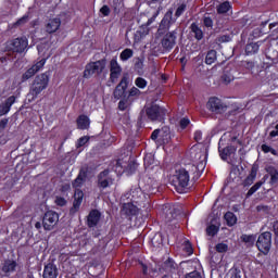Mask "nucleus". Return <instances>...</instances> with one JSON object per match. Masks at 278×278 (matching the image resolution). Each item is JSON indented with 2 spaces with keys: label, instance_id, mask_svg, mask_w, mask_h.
I'll return each instance as SVG.
<instances>
[{
  "label": "nucleus",
  "instance_id": "obj_1",
  "mask_svg": "<svg viewBox=\"0 0 278 278\" xmlns=\"http://www.w3.org/2000/svg\"><path fill=\"white\" fill-rule=\"evenodd\" d=\"M49 79L50 77L48 73H42L35 77L30 86L29 92L27 93L28 103L36 101V99H38V94L49 88Z\"/></svg>",
  "mask_w": 278,
  "mask_h": 278
},
{
  "label": "nucleus",
  "instance_id": "obj_2",
  "mask_svg": "<svg viewBox=\"0 0 278 278\" xmlns=\"http://www.w3.org/2000/svg\"><path fill=\"white\" fill-rule=\"evenodd\" d=\"M169 181L179 194H184V192L188 190V186H190V174L186 168H178L175 174L170 176Z\"/></svg>",
  "mask_w": 278,
  "mask_h": 278
},
{
  "label": "nucleus",
  "instance_id": "obj_3",
  "mask_svg": "<svg viewBox=\"0 0 278 278\" xmlns=\"http://www.w3.org/2000/svg\"><path fill=\"white\" fill-rule=\"evenodd\" d=\"M123 199L124 201L139 205V207H144L147 205V194H144L142 189L139 187L132 188L123 197Z\"/></svg>",
  "mask_w": 278,
  "mask_h": 278
},
{
  "label": "nucleus",
  "instance_id": "obj_4",
  "mask_svg": "<svg viewBox=\"0 0 278 278\" xmlns=\"http://www.w3.org/2000/svg\"><path fill=\"white\" fill-rule=\"evenodd\" d=\"M256 247L263 255H268L270 247H273V235L268 231L261 233L257 238Z\"/></svg>",
  "mask_w": 278,
  "mask_h": 278
},
{
  "label": "nucleus",
  "instance_id": "obj_5",
  "mask_svg": "<svg viewBox=\"0 0 278 278\" xmlns=\"http://www.w3.org/2000/svg\"><path fill=\"white\" fill-rule=\"evenodd\" d=\"M49 42L47 43H40L37 46L38 53H41L43 56L41 60L37 61L31 68H34L35 73H38V71H42L45 68V65L47 64V60L51 56V52H49Z\"/></svg>",
  "mask_w": 278,
  "mask_h": 278
},
{
  "label": "nucleus",
  "instance_id": "obj_6",
  "mask_svg": "<svg viewBox=\"0 0 278 278\" xmlns=\"http://www.w3.org/2000/svg\"><path fill=\"white\" fill-rule=\"evenodd\" d=\"M193 156V164L198 170V173H203L205 170V164H207V152L198 151L194 148L191 150Z\"/></svg>",
  "mask_w": 278,
  "mask_h": 278
},
{
  "label": "nucleus",
  "instance_id": "obj_7",
  "mask_svg": "<svg viewBox=\"0 0 278 278\" xmlns=\"http://www.w3.org/2000/svg\"><path fill=\"white\" fill-rule=\"evenodd\" d=\"M146 114L150 121H164V116L166 115V110L164 108H161L157 104H152L151 106H148L146 109Z\"/></svg>",
  "mask_w": 278,
  "mask_h": 278
},
{
  "label": "nucleus",
  "instance_id": "obj_8",
  "mask_svg": "<svg viewBox=\"0 0 278 278\" xmlns=\"http://www.w3.org/2000/svg\"><path fill=\"white\" fill-rule=\"evenodd\" d=\"M206 109L210 112H213V114H223V112H227V104H225L220 99L213 97L208 99Z\"/></svg>",
  "mask_w": 278,
  "mask_h": 278
},
{
  "label": "nucleus",
  "instance_id": "obj_9",
  "mask_svg": "<svg viewBox=\"0 0 278 278\" xmlns=\"http://www.w3.org/2000/svg\"><path fill=\"white\" fill-rule=\"evenodd\" d=\"M103 68H105V60L96 61L89 63L84 72V77L88 79L91 75L103 73Z\"/></svg>",
  "mask_w": 278,
  "mask_h": 278
},
{
  "label": "nucleus",
  "instance_id": "obj_10",
  "mask_svg": "<svg viewBox=\"0 0 278 278\" xmlns=\"http://www.w3.org/2000/svg\"><path fill=\"white\" fill-rule=\"evenodd\" d=\"M58 220H60V216L58 215V213L53 211H48L45 214L42 220L43 229H46V231H51V229H53L55 225H58Z\"/></svg>",
  "mask_w": 278,
  "mask_h": 278
},
{
  "label": "nucleus",
  "instance_id": "obj_11",
  "mask_svg": "<svg viewBox=\"0 0 278 278\" xmlns=\"http://www.w3.org/2000/svg\"><path fill=\"white\" fill-rule=\"evenodd\" d=\"M27 38H16L8 42V49L14 51L15 53H23L27 49Z\"/></svg>",
  "mask_w": 278,
  "mask_h": 278
},
{
  "label": "nucleus",
  "instance_id": "obj_12",
  "mask_svg": "<svg viewBox=\"0 0 278 278\" xmlns=\"http://www.w3.org/2000/svg\"><path fill=\"white\" fill-rule=\"evenodd\" d=\"M110 80L112 84H116L118 81V77H121V73H123V67H121L116 58H113L110 62Z\"/></svg>",
  "mask_w": 278,
  "mask_h": 278
},
{
  "label": "nucleus",
  "instance_id": "obj_13",
  "mask_svg": "<svg viewBox=\"0 0 278 278\" xmlns=\"http://www.w3.org/2000/svg\"><path fill=\"white\" fill-rule=\"evenodd\" d=\"M176 42H177V33L173 31V33H167L163 37L161 45L165 51H170L175 47Z\"/></svg>",
  "mask_w": 278,
  "mask_h": 278
},
{
  "label": "nucleus",
  "instance_id": "obj_14",
  "mask_svg": "<svg viewBox=\"0 0 278 278\" xmlns=\"http://www.w3.org/2000/svg\"><path fill=\"white\" fill-rule=\"evenodd\" d=\"M222 144H223V139L219 140V147H218V151L222 160L227 161L232 155H236V147L228 146L226 148H223Z\"/></svg>",
  "mask_w": 278,
  "mask_h": 278
},
{
  "label": "nucleus",
  "instance_id": "obj_15",
  "mask_svg": "<svg viewBox=\"0 0 278 278\" xmlns=\"http://www.w3.org/2000/svg\"><path fill=\"white\" fill-rule=\"evenodd\" d=\"M140 205L135 204L134 202H125L122 208V212L126 216H136L140 212Z\"/></svg>",
  "mask_w": 278,
  "mask_h": 278
},
{
  "label": "nucleus",
  "instance_id": "obj_16",
  "mask_svg": "<svg viewBox=\"0 0 278 278\" xmlns=\"http://www.w3.org/2000/svg\"><path fill=\"white\" fill-rule=\"evenodd\" d=\"M61 25H62V20H60V17L50 18L46 23V31L48 34H55V31L60 29Z\"/></svg>",
  "mask_w": 278,
  "mask_h": 278
},
{
  "label": "nucleus",
  "instance_id": "obj_17",
  "mask_svg": "<svg viewBox=\"0 0 278 278\" xmlns=\"http://www.w3.org/2000/svg\"><path fill=\"white\" fill-rule=\"evenodd\" d=\"M98 184L100 188H108L109 186H112V177H110V170L105 169L99 174Z\"/></svg>",
  "mask_w": 278,
  "mask_h": 278
},
{
  "label": "nucleus",
  "instance_id": "obj_18",
  "mask_svg": "<svg viewBox=\"0 0 278 278\" xmlns=\"http://www.w3.org/2000/svg\"><path fill=\"white\" fill-rule=\"evenodd\" d=\"M16 103V97L11 96L0 104V116H5L12 109V104Z\"/></svg>",
  "mask_w": 278,
  "mask_h": 278
},
{
  "label": "nucleus",
  "instance_id": "obj_19",
  "mask_svg": "<svg viewBox=\"0 0 278 278\" xmlns=\"http://www.w3.org/2000/svg\"><path fill=\"white\" fill-rule=\"evenodd\" d=\"M128 80L127 77L124 76L121 80V83L117 85V87L115 88L113 94L116 99H121V97H123V94H125V91L127 90V86H128Z\"/></svg>",
  "mask_w": 278,
  "mask_h": 278
},
{
  "label": "nucleus",
  "instance_id": "obj_20",
  "mask_svg": "<svg viewBox=\"0 0 278 278\" xmlns=\"http://www.w3.org/2000/svg\"><path fill=\"white\" fill-rule=\"evenodd\" d=\"M16 262L12 261V260H7L4 261V263L2 264V273L7 276L10 277V275H12V273L16 271Z\"/></svg>",
  "mask_w": 278,
  "mask_h": 278
},
{
  "label": "nucleus",
  "instance_id": "obj_21",
  "mask_svg": "<svg viewBox=\"0 0 278 278\" xmlns=\"http://www.w3.org/2000/svg\"><path fill=\"white\" fill-rule=\"evenodd\" d=\"M83 202H84V191L76 189L74 193V203L71 212H78L79 207H81Z\"/></svg>",
  "mask_w": 278,
  "mask_h": 278
},
{
  "label": "nucleus",
  "instance_id": "obj_22",
  "mask_svg": "<svg viewBox=\"0 0 278 278\" xmlns=\"http://www.w3.org/2000/svg\"><path fill=\"white\" fill-rule=\"evenodd\" d=\"M151 138L155 140L156 138H163L166 142H168V138H170V129L168 127H164L162 129H155Z\"/></svg>",
  "mask_w": 278,
  "mask_h": 278
},
{
  "label": "nucleus",
  "instance_id": "obj_23",
  "mask_svg": "<svg viewBox=\"0 0 278 278\" xmlns=\"http://www.w3.org/2000/svg\"><path fill=\"white\" fill-rule=\"evenodd\" d=\"M43 278H58V267L52 263L45 266Z\"/></svg>",
  "mask_w": 278,
  "mask_h": 278
},
{
  "label": "nucleus",
  "instance_id": "obj_24",
  "mask_svg": "<svg viewBox=\"0 0 278 278\" xmlns=\"http://www.w3.org/2000/svg\"><path fill=\"white\" fill-rule=\"evenodd\" d=\"M101 218V214L99 213V211L93 210L89 213L88 215V227H97V224L99 223Z\"/></svg>",
  "mask_w": 278,
  "mask_h": 278
},
{
  "label": "nucleus",
  "instance_id": "obj_25",
  "mask_svg": "<svg viewBox=\"0 0 278 278\" xmlns=\"http://www.w3.org/2000/svg\"><path fill=\"white\" fill-rule=\"evenodd\" d=\"M77 127L78 129H88L90 127V118L86 115H80L77 118Z\"/></svg>",
  "mask_w": 278,
  "mask_h": 278
},
{
  "label": "nucleus",
  "instance_id": "obj_26",
  "mask_svg": "<svg viewBox=\"0 0 278 278\" xmlns=\"http://www.w3.org/2000/svg\"><path fill=\"white\" fill-rule=\"evenodd\" d=\"M267 173L270 177L269 184H271V186H275V184H278V172L277 168L269 166L267 167Z\"/></svg>",
  "mask_w": 278,
  "mask_h": 278
},
{
  "label": "nucleus",
  "instance_id": "obj_27",
  "mask_svg": "<svg viewBox=\"0 0 278 278\" xmlns=\"http://www.w3.org/2000/svg\"><path fill=\"white\" fill-rule=\"evenodd\" d=\"M224 218H225L228 227H233V225H236L238 223V217H236V215L232 212H227L224 215Z\"/></svg>",
  "mask_w": 278,
  "mask_h": 278
},
{
  "label": "nucleus",
  "instance_id": "obj_28",
  "mask_svg": "<svg viewBox=\"0 0 278 278\" xmlns=\"http://www.w3.org/2000/svg\"><path fill=\"white\" fill-rule=\"evenodd\" d=\"M255 177H257V169L252 167L249 176L243 181V186H252L253 181H255Z\"/></svg>",
  "mask_w": 278,
  "mask_h": 278
},
{
  "label": "nucleus",
  "instance_id": "obj_29",
  "mask_svg": "<svg viewBox=\"0 0 278 278\" xmlns=\"http://www.w3.org/2000/svg\"><path fill=\"white\" fill-rule=\"evenodd\" d=\"M131 58H134V50H131L129 48H126L119 54V60L122 62H127V60H131Z\"/></svg>",
  "mask_w": 278,
  "mask_h": 278
},
{
  "label": "nucleus",
  "instance_id": "obj_30",
  "mask_svg": "<svg viewBox=\"0 0 278 278\" xmlns=\"http://www.w3.org/2000/svg\"><path fill=\"white\" fill-rule=\"evenodd\" d=\"M191 31L197 40H203V30L197 24H191Z\"/></svg>",
  "mask_w": 278,
  "mask_h": 278
},
{
  "label": "nucleus",
  "instance_id": "obj_31",
  "mask_svg": "<svg viewBox=\"0 0 278 278\" xmlns=\"http://www.w3.org/2000/svg\"><path fill=\"white\" fill-rule=\"evenodd\" d=\"M257 51H260V45L258 43H249L245 47V53L247 55H253L255 53H257Z\"/></svg>",
  "mask_w": 278,
  "mask_h": 278
},
{
  "label": "nucleus",
  "instance_id": "obj_32",
  "mask_svg": "<svg viewBox=\"0 0 278 278\" xmlns=\"http://www.w3.org/2000/svg\"><path fill=\"white\" fill-rule=\"evenodd\" d=\"M206 64L212 65L216 62V50H210L205 59Z\"/></svg>",
  "mask_w": 278,
  "mask_h": 278
},
{
  "label": "nucleus",
  "instance_id": "obj_33",
  "mask_svg": "<svg viewBox=\"0 0 278 278\" xmlns=\"http://www.w3.org/2000/svg\"><path fill=\"white\" fill-rule=\"evenodd\" d=\"M155 161H153V155L149 154L144 157V166H146V170H153V168H155L153 166V163ZM152 166V167H151Z\"/></svg>",
  "mask_w": 278,
  "mask_h": 278
},
{
  "label": "nucleus",
  "instance_id": "obj_34",
  "mask_svg": "<svg viewBox=\"0 0 278 278\" xmlns=\"http://www.w3.org/2000/svg\"><path fill=\"white\" fill-rule=\"evenodd\" d=\"M84 179H85V175L80 173L77 176V178L74 180L73 188H76V190H78V188H81V186H84Z\"/></svg>",
  "mask_w": 278,
  "mask_h": 278
},
{
  "label": "nucleus",
  "instance_id": "obj_35",
  "mask_svg": "<svg viewBox=\"0 0 278 278\" xmlns=\"http://www.w3.org/2000/svg\"><path fill=\"white\" fill-rule=\"evenodd\" d=\"M230 9H231V4H229V2H224L218 5L217 12L218 14H226V12H229Z\"/></svg>",
  "mask_w": 278,
  "mask_h": 278
},
{
  "label": "nucleus",
  "instance_id": "obj_36",
  "mask_svg": "<svg viewBox=\"0 0 278 278\" xmlns=\"http://www.w3.org/2000/svg\"><path fill=\"white\" fill-rule=\"evenodd\" d=\"M263 184H264L263 181H258L254 186H252L248 191L247 197H253V194H255V192L262 188Z\"/></svg>",
  "mask_w": 278,
  "mask_h": 278
},
{
  "label": "nucleus",
  "instance_id": "obj_37",
  "mask_svg": "<svg viewBox=\"0 0 278 278\" xmlns=\"http://www.w3.org/2000/svg\"><path fill=\"white\" fill-rule=\"evenodd\" d=\"M35 74H36V71H35L33 67H30V68H28V70L23 74L22 80H23V81H27V79H31V77H34Z\"/></svg>",
  "mask_w": 278,
  "mask_h": 278
},
{
  "label": "nucleus",
  "instance_id": "obj_38",
  "mask_svg": "<svg viewBox=\"0 0 278 278\" xmlns=\"http://www.w3.org/2000/svg\"><path fill=\"white\" fill-rule=\"evenodd\" d=\"M131 105V101L129 99H123L118 103V108L122 112H125Z\"/></svg>",
  "mask_w": 278,
  "mask_h": 278
},
{
  "label": "nucleus",
  "instance_id": "obj_39",
  "mask_svg": "<svg viewBox=\"0 0 278 278\" xmlns=\"http://www.w3.org/2000/svg\"><path fill=\"white\" fill-rule=\"evenodd\" d=\"M261 149L263 153H271V155H278V151L268 144H262Z\"/></svg>",
  "mask_w": 278,
  "mask_h": 278
},
{
  "label": "nucleus",
  "instance_id": "obj_40",
  "mask_svg": "<svg viewBox=\"0 0 278 278\" xmlns=\"http://www.w3.org/2000/svg\"><path fill=\"white\" fill-rule=\"evenodd\" d=\"M147 79L142 77H138L135 80V85L137 86V88H140L141 90H144V88H147Z\"/></svg>",
  "mask_w": 278,
  "mask_h": 278
},
{
  "label": "nucleus",
  "instance_id": "obj_41",
  "mask_svg": "<svg viewBox=\"0 0 278 278\" xmlns=\"http://www.w3.org/2000/svg\"><path fill=\"white\" fill-rule=\"evenodd\" d=\"M241 240L247 244H254L255 243V236L253 235H242Z\"/></svg>",
  "mask_w": 278,
  "mask_h": 278
},
{
  "label": "nucleus",
  "instance_id": "obj_42",
  "mask_svg": "<svg viewBox=\"0 0 278 278\" xmlns=\"http://www.w3.org/2000/svg\"><path fill=\"white\" fill-rule=\"evenodd\" d=\"M218 226L216 225H210L207 228H206V233L207 236H216V233H218Z\"/></svg>",
  "mask_w": 278,
  "mask_h": 278
},
{
  "label": "nucleus",
  "instance_id": "obj_43",
  "mask_svg": "<svg viewBox=\"0 0 278 278\" xmlns=\"http://www.w3.org/2000/svg\"><path fill=\"white\" fill-rule=\"evenodd\" d=\"M228 250H229V245H227L226 243H218L216 245L217 253H227Z\"/></svg>",
  "mask_w": 278,
  "mask_h": 278
},
{
  "label": "nucleus",
  "instance_id": "obj_44",
  "mask_svg": "<svg viewBox=\"0 0 278 278\" xmlns=\"http://www.w3.org/2000/svg\"><path fill=\"white\" fill-rule=\"evenodd\" d=\"M233 75H231V73H225L222 76V80L224 81V84H231V81H233Z\"/></svg>",
  "mask_w": 278,
  "mask_h": 278
},
{
  "label": "nucleus",
  "instance_id": "obj_45",
  "mask_svg": "<svg viewBox=\"0 0 278 278\" xmlns=\"http://www.w3.org/2000/svg\"><path fill=\"white\" fill-rule=\"evenodd\" d=\"M185 251L187 255H192L194 253V250H192V243L190 241H185Z\"/></svg>",
  "mask_w": 278,
  "mask_h": 278
},
{
  "label": "nucleus",
  "instance_id": "obj_46",
  "mask_svg": "<svg viewBox=\"0 0 278 278\" xmlns=\"http://www.w3.org/2000/svg\"><path fill=\"white\" fill-rule=\"evenodd\" d=\"M186 12V4H180L175 13L176 18H179V16H181V14H184Z\"/></svg>",
  "mask_w": 278,
  "mask_h": 278
},
{
  "label": "nucleus",
  "instance_id": "obj_47",
  "mask_svg": "<svg viewBox=\"0 0 278 278\" xmlns=\"http://www.w3.org/2000/svg\"><path fill=\"white\" fill-rule=\"evenodd\" d=\"M140 94H142V92L140 91V89L132 87L129 90V97H140Z\"/></svg>",
  "mask_w": 278,
  "mask_h": 278
},
{
  "label": "nucleus",
  "instance_id": "obj_48",
  "mask_svg": "<svg viewBox=\"0 0 278 278\" xmlns=\"http://www.w3.org/2000/svg\"><path fill=\"white\" fill-rule=\"evenodd\" d=\"M54 202L60 207H64V205H66V199H64L62 197H56Z\"/></svg>",
  "mask_w": 278,
  "mask_h": 278
},
{
  "label": "nucleus",
  "instance_id": "obj_49",
  "mask_svg": "<svg viewBox=\"0 0 278 278\" xmlns=\"http://www.w3.org/2000/svg\"><path fill=\"white\" fill-rule=\"evenodd\" d=\"M179 125H180V129H186V127L190 125V119L188 117H185L180 119Z\"/></svg>",
  "mask_w": 278,
  "mask_h": 278
},
{
  "label": "nucleus",
  "instance_id": "obj_50",
  "mask_svg": "<svg viewBox=\"0 0 278 278\" xmlns=\"http://www.w3.org/2000/svg\"><path fill=\"white\" fill-rule=\"evenodd\" d=\"M164 266L166 270H173V268H175V262H173V260L169 258L164 263Z\"/></svg>",
  "mask_w": 278,
  "mask_h": 278
},
{
  "label": "nucleus",
  "instance_id": "obj_51",
  "mask_svg": "<svg viewBox=\"0 0 278 278\" xmlns=\"http://www.w3.org/2000/svg\"><path fill=\"white\" fill-rule=\"evenodd\" d=\"M88 140H90V138L88 137H81L78 139L76 147H84V144L88 143Z\"/></svg>",
  "mask_w": 278,
  "mask_h": 278
},
{
  "label": "nucleus",
  "instance_id": "obj_52",
  "mask_svg": "<svg viewBox=\"0 0 278 278\" xmlns=\"http://www.w3.org/2000/svg\"><path fill=\"white\" fill-rule=\"evenodd\" d=\"M100 13L102 14V16H110V7L103 5L100 9Z\"/></svg>",
  "mask_w": 278,
  "mask_h": 278
},
{
  "label": "nucleus",
  "instance_id": "obj_53",
  "mask_svg": "<svg viewBox=\"0 0 278 278\" xmlns=\"http://www.w3.org/2000/svg\"><path fill=\"white\" fill-rule=\"evenodd\" d=\"M27 21H29V16L28 15H24L22 18H20L15 25L20 26V25H25V23H27Z\"/></svg>",
  "mask_w": 278,
  "mask_h": 278
},
{
  "label": "nucleus",
  "instance_id": "obj_54",
  "mask_svg": "<svg viewBox=\"0 0 278 278\" xmlns=\"http://www.w3.org/2000/svg\"><path fill=\"white\" fill-rule=\"evenodd\" d=\"M194 140H195L197 142H201V140H203V132H202L201 130H197V131L194 132Z\"/></svg>",
  "mask_w": 278,
  "mask_h": 278
},
{
  "label": "nucleus",
  "instance_id": "obj_55",
  "mask_svg": "<svg viewBox=\"0 0 278 278\" xmlns=\"http://www.w3.org/2000/svg\"><path fill=\"white\" fill-rule=\"evenodd\" d=\"M203 23L205 27H213L214 21H212L210 17H204Z\"/></svg>",
  "mask_w": 278,
  "mask_h": 278
},
{
  "label": "nucleus",
  "instance_id": "obj_56",
  "mask_svg": "<svg viewBox=\"0 0 278 278\" xmlns=\"http://www.w3.org/2000/svg\"><path fill=\"white\" fill-rule=\"evenodd\" d=\"M231 278H242L240 269H232L231 270Z\"/></svg>",
  "mask_w": 278,
  "mask_h": 278
},
{
  "label": "nucleus",
  "instance_id": "obj_57",
  "mask_svg": "<svg viewBox=\"0 0 278 278\" xmlns=\"http://www.w3.org/2000/svg\"><path fill=\"white\" fill-rule=\"evenodd\" d=\"M186 278H201V274L199 271L189 273Z\"/></svg>",
  "mask_w": 278,
  "mask_h": 278
},
{
  "label": "nucleus",
  "instance_id": "obj_58",
  "mask_svg": "<svg viewBox=\"0 0 278 278\" xmlns=\"http://www.w3.org/2000/svg\"><path fill=\"white\" fill-rule=\"evenodd\" d=\"M8 127V118H3L0 121V131H3Z\"/></svg>",
  "mask_w": 278,
  "mask_h": 278
},
{
  "label": "nucleus",
  "instance_id": "obj_59",
  "mask_svg": "<svg viewBox=\"0 0 278 278\" xmlns=\"http://www.w3.org/2000/svg\"><path fill=\"white\" fill-rule=\"evenodd\" d=\"M160 15V11H156L151 18L148 20V25H151L155 18Z\"/></svg>",
  "mask_w": 278,
  "mask_h": 278
},
{
  "label": "nucleus",
  "instance_id": "obj_60",
  "mask_svg": "<svg viewBox=\"0 0 278 278\" xmlns=\"http://www.w3.org/2000/svg\"><path fill=\"white\" fill-rule=\"evenodd\" d=\"M168 18L172 21L173 20V13L172 11L167 12L165 14V17L163 18L162 23H166V21H168Z\"/></svg>",
  "mask_w": 278,
  "mask_h": 278
},
{
  "label": "nucleus",
  "instance_id": "obj_61",
  "mask_svg": "<svg viewBox=\"0 0 278 278\" xmlns=\"http://www.w3.org/2000/svg\"><path fill=\"white\" fill-rule=\"evenodd\" d=\"M275 129L276 130L270 131V134H269L270 138H277V136H278V124L276 125Z\"/></svg>",
  "mask_w": 278,
  "mask_h": 278
},
{
  "label": "nucleus",
  "instance_id": "obj_62",
  "mask_svg": "<svg viewBox=\"0 0 278 278\" xmlns=\"http://www.w3.org/2000/svg\"><path fill=\"white\" fill-rule=\"evenodd\" d=\"M229 40H231V38L227 35L220 37V42H229Z\"/></svg>",
  "mask_w": 278,
  "mask_h": 278
},
{
  "label": "nucleus",
  "instance_id": "obj_63",
  "mask_svg": "<svg viewBox=\"0 0 278 278\" xmlns=\"http://www.w3.org/2000/svg\"><path fill=\"white\" fill-rule=\"evenodd\" d=\"M35 227H36L37 229H42V224H41L40 222H37V223L35 224Z\"/></svg>",
  "mask_w": 278,
  "mask_h": 278
},
{
  "label": "nucleus",
  "instance_id": "obj_64",
  "mask_svg": "<svg viewBox=\"0 0 278 278\" xmlns=\"http://www.w3.org/2000/svg\"><path fill=\"white\" fill-rule=\"evenodd\" d=\"M273 27H277V23L269 24V29H273Z\"/></svg>",
  "mask_w": 278,
  "mask_h": 278
}]
</instances>
